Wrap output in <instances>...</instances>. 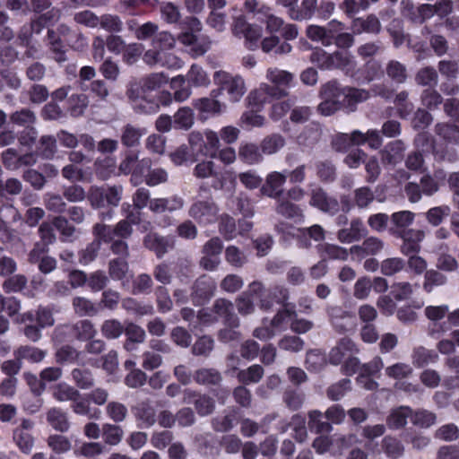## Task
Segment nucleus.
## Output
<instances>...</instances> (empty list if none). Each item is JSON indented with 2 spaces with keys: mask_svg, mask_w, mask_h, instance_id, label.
Instances as JSON below:
<instances>
[{
  "mask_svg": "<svg viewBox=\"0 0 459 459\" xmlns=\"http://www.w3.org/2000/svg\"><path fill=\"white\" fill-rule=\"evenodd\" d=\"M143 246L155 253L158 258H162L165 254L174 247V239L170 236H161L156 232H149L143 237Z\"/></svg>",
  "mask_w": 459,
  "mask_h": 459,
  "instance_id": "nucleus-16",
  "label": "nucleus"
},
{
  "mask_svg": "<svg viewBox=\"0 0 459 459\" xmlns=\"http://www.w3.org/2000/svg\"><path fill=\"white\" fill-rule=\"evenodd\" d=\"M169 82L168 75L163 73H152L142 79L141 85L144 91H155Z\"/></svg>",
  "mask_w": 459,
  "mask_h": 459,
  "instance_id": "nucleus-53",
  "label": "nucleus"
},
{
  "mask_svg": "<svg viewBox=\"0 0 459 459\" xmlns=\"http://www.w3.org/2000/svg\"><path fill=\"white\" fill-rule=\"evenodd\" d=\"M212 311L223 322L225 326H239V319L234 311V305L226 299H218L214 301Z\"/></svg>",
  "mask_w": 459,
  "mask_h": 459,
  "instance_id": "nucleus-20",
  "label": "nucleus"
},
{
  "mask_svg": "<svg viewBox=\"0 0 459 459\" xmlns=\"http://www.w3.org/2000/svg\"><path fill=\"white\" fill-rule=\"evenodd\" d=\"M384 247V242L377 237L367 238L361 246H353L351 247V254L358 255H377Z\"/></svg>",
  "mask_w": 459,
  "mask_h": 459,
  "instance_id": "nucleus-33",
  "label": "nucleus"
},
{
  "mask_svg": "<svg viewBox=\"0 0 459 459\" xmlns=\"http://www.w3.org/2000/svg\"><path fill=\"white\" fill-rule=\"evenodd\" d=\"M121 198L120 186H91L88 194V200L93 208L117 206Z\"/></svg>",
  "mask_w": 459,
  "mask_h": 459,
  "instance_id": "nucleus-5",
  "label": "nucleus"
},
{
  "mask_svg": "<svg viewBox=\"0 0 459 459\" xmlns=\"http://www.w3.org/2000/svg\"><path fill=\"white\" fill-rule=\"evenodd\" d=\"M315 169L317 178L323 183H333L335 181L337 174L334 164L328 160H317L315 162Z\"/></svg>",
  "mask_w": 459,
  "mask_h": 459,
  "instance_id": "nucleus-37",
  "label": "nucleus"
},
{
  "mask_svg": "<svg viewBox=\"0 0 459 459\" xmlns=\"http://www.w3.org/2000/svg\"><path fill=\"white\" fill-rule=\"evenodd\" d=\"M196 383L205 385H218L221 384L222 377L221 373L214 368H200L194 375Z\"/></svg>",
  "mask_w": 459,
  "mask_h": 459,
  "instance_id": "nucleus-40",
  "label": "nucleus"
},
{
  "mask_svg": "<svg viewBox=\"0 0 459 459\" xmlns=\"http://www.w3.org/2000/svg\"><path fill=\"white\" fill-rule=\"evenodd\" d=\"M308 429L316 434L325 435L333 431V426L325 419L323 412L318 410H312L308 412Z\"/></svg>",
  "mask_w": 459,
  "mask_h": 459,
  "instance_id": "nucleus-26",
  "label": "nucleus"
},
{
  "mask_svg": "<svg viewBox=\"0 0 459 459\" xmlns=\"http://www.w3.org/2000/svg\"><path fill=\"white\" fill-rule=\"evenodd\" d=\"M415 143L423 152L431 153L437 161L454 162L457 160L454 148L444 142H436L428 133H420L415 138Z\"/></svg>",
  "mask_w": 459,
  "mask_h": 459,
  "instance_id": "nucleus-4",
  "label": "nucleus"
},
{
  "mask_svg": "<svg viewBox=\"0 0 459 459\" xmlns=\"http://www.w3.org/2000/svg\"><path fill=\"white\" fill-rule=\"evenodd\" d=\"M351 30L354 34L369 33L377 34L381 30V23L378 18L374 14H369L366 18L359 17L352 21Z\"/></svg>",
  "mask_w": 459,
  "mask_h": 459,
  "instance_id": "nucleus-25",
  "label": "nucleus"
},
{
  "mask_svg": "<svg viewBox=\"0 0 459 459\" xmlns=\"http://www.w3.org/2000/svg\"><path fill=\"white\" fill-rule=\"evenodd\" d=\"M261 290L258 294V307L263 311L270 310L273 304L279 305H289L287 300L289 299V291L286 288L275 285L265 289L263 283L260 281Z\"/></svg>",
  "mask_w": 459,
  "mask_h": 459,
  "instance_id": "nucleus-9",
  "label": "nucleus"
},
{
  "mask_svg": "<svg viewBox=\"0 0 459 459\" xmlns=\"http://www.w3.org/2000/svg\"><path fill=\"white\" fill-rule=\"evenodd\" d=\"M349 107H352L368 99L369 93L363 89L346 87L341 89V96Z\"/></svg>",
  "mask_w": 459,
  "mask_h": 459,
  "instance_id": "nucleus-54",
  "label": "nucleus"
},
{
  "mask_svg": "<svg viewBox=\"0 0 459 459\" xmlns=\"http://www.w3.org/2000/svg\"><path fill=\"white\" fill-rule=\"evenodd\" d=\"M437 420V416L435 413L425 410V409H419L416 411H413L411 409V421L413 425L427 429L435 424Z\"/></svg>",
  "mask_w": 459,
  "mask_h": 459,
  "instance_id": "nucleus-49",
  "label": "nucleus"
},
{
  "mask_svg": "<svg viewBox=\"0 0 459 459\" xmlns=\"http://www.w3.org/2000/svg\"><path fill=\"white\" fill-rule=\"evenodd\" d=\"M331 69H341L348 74L356 68V61L349 52L336 51L331 54Z\"/></svg>",
  "mask_w": 459,
  "mask_h": 459,
  "instance_id": "nucleus-35",
  "label": "nucleus"
},
{
  "mask_svg": "<svg viewBox=\"0 0 459 459\" xmlns=\"http://www.w3.org/2000/svg\"><path fill=\"white\" fill-rule=\"evenodd\" d=\"M176 44V39L168 31L158 32L152 39V48L143 56V62L150 66H162L170 69L182 67V61L170 53Z\"/></svg>",
  "mask_w": 459,
  "mask_h": 459,
  "instance_id": "nucleus-1",
  "label": "nucleus"
},
{
  "mask_svg": "<svg viewBox=\"0 0 459 459\" xmlns=\"http://www.w3.org/2000/svg\"><path fill=\"white\" fill-rule=\"evenodd\" d=\"M358 349L354 342L348 338H342L329 353V362L332 365H339L345 360L350 355L357 352Z\"/></svg>",
  "mask_w": 459,
  "mask_h": 459,
  "instance_id": "nucleus-22",
  "label": "nucleus"
},
{
  "mask_svg": "<svg viewBox=\"0 0 459 459\" xmlns=\"http://www.w3.org/2000/svg\"><path fill=\"white\" fill-rule=\"evenodd\" d=\"M214 340L209 335L199 337L193 344L191 351L195 356L207 357L213 350Z\"/></svg>",
  "mask_w": 459,
  "mask_h": 459,
  "instance_id": "nucleus-62",
  "label": "nucleus"
},
{
  "mask_svg": "<svg viewBox=\"0 0 459 459\" xmlns=\"http://www.w3.org/2000/svg\"><path fill=\"white\" fill-rule=\"evenodd\" d=\"M53 397L58 402H67L81 398L80 392L66 383H59L53 391Z\"/></svg>",
  "mask_w": 459,
  "mask_h": 459,
  "instance_id": "nucleus-51",
  "label": "nucleus"
},
{
  "mask_svg": "<svg viewBox=\"0 0 459 459\" xmlns=\"http://www.w3.org/2000/svg\"><path fill=\"white\" fill-rule=\"evenodd\" d=\"M128 263L125 257H117L108 262V273L115 281L123 280L128 272Z\"/></svg>",
  "mask_w": 459,
  "mask_h": 459,
  "instance_id": "nucleus-52",
  "label": "nucleus"
},
{
  "mask_svg": "<svg viewBox=\"0 0 459 459\" xmlns=\"http://www.w3.org/2000/svg\"><path fill=\"white\" fill-rule=\"evenodd\" d=\"M70 333L76 340L88 342L94 338L97 331L91 320L82 319L71 325Z\"/></svg>",
  "mask_w": 459,
  "mask_h": 459,
  "instance_id": "nucleus-30",
  "label": "nucleus"
},
{
  "mask_svg": "<svg viewBox=\"0 0 459 459\" xmlns=\"http://www.w3.org/2000/svg\"><path fill=\"white\" fill-rule=\"evenodd\" d=\"M186 23L188 30L178 35V41L187 48V51L193 56L204 55L211 48V41L205 36H197L195 33L200 32L203 25L200 20L195 16L187 17Z\"/></svg>",
  "mask_w": 459,
  "mask_h": 459,
  "instance_id": "nucleus-2",
  "label": "nucleus"
},
{
  "mask_svg": "<svg viewBox=\"0 0 459 459\" xmlns=\"http://www.w3.org/2000/svg\"><path fill=\"white\" fill-rule=\"evenodd\" d=\"M218 208L212 199L195 201L188 214L201 225H209L216 221Z\"/></svg>",
  "mask_w": 459,
  "mask_h": 459,
  "instance_id": "nucleus-10",
  "label": "nucleus"
},
{
  "mask_svg": "<svg viewBox=\"0 0 459 459\" xmlns=\"http://www.w3.org/2000/svg\"><path fill=\"white\" fill-rule=\"evenodd\" d=\"M330 322L336 332L344 333L351 332L357 325V317L353 312L344 310L339 306L327 308Z\"/></svg>",
  "mask_w": 459,
  "mask_h": 459,
  "instance_id": "nucleus-11",
  "label": "nucleus"
},
{
  "mask_svg": "<svg viewBox=\"0 0 459 459\" xmlns=\"http://www.w3.org/2000/svg\"><path fill=\"white\" fill-rule=\"evenodd\" d=\"M72 377L76 385L81 389H89L93 386L94 379L90 369L76 368L72 370Z\"/></svg>",
  "mask_w": 459,
  "mask_h": 459,
  "instance_id": "nucleus-56",
  "label": "nucleus"
},
{
  "mask_svg": "<svg viewBox=\"0 0 459 459\" xmlns=\"http://www.w3.org/2000/svg\"><path fill=\"white\" fill-rule=\"evenodd\" d=\"M368 143L372 149H378L382 144V137L377 130H368L366 134L359 130H354L351 134H340L332 142L333 148L339 152H348L352 145H359Z\"/></svg>",
  "mask_w": 459,
  "mask_h": 459,
  "instance_id": "nucleus-3",
  "label": "nucleus"
},
{
  "mask_svg": "<svg viewBox=\"0 0 459 459\" xmlns=\"http://www.w3.org/2000/svg\"><path fill=\"white\" fill-rule=\"evenodd\" d=\"M186 78L187 82L194 86H206L210 82L204 70L197 65L190 67Z\"/></svg>",
  "mask_w": 459,
  "mask_h": 459,
  "instance_id": "nucleus-63",
  "label": "nucleus"
},
{
  "mask_svg": "<svg viewBox=\"0 0 459 459\" xmlns=\"http://www.w3.org/2000/svg\"><path fill=\"white\" fill-rule=\"evenodd\" d=\"M261 290L260 281H252L247 289L236 299V307L239 314L247 316L255 311V302H258V294Z\"/></svg>",
  "mask_w": 459,
  "mask_h": 459,
  "instance_id": "nucleus-15",
  "label": "nucleus"
},
{
  "mask_svg": "<svg viewBox=\"0 0 459 459\" xmlns=\"http://www.w3.org/2000/svg\"><path fill=\"white\" fill-rule=\"evenodd\" d=\"M255 13L260 15L258 19L265 22L266 29L270 32L280 31L284 25V21L281 18L271 13L270 7L266 5H261L257 7Z\"/></svg>",
  "mask_w": 459,
  "mask_h": 459,
  "instance_id": "nucleus-34",
  "label": "nucleus"
},
{
  "mask_svg": "<svg viewBox=\"0 0 459 459\" xmlns=\"http://www.w3.org/2000/svg\"><path fill=\"white\" fill-rule=\"evenodd\" d=\"M56 152V139L52 135H43L39 140L38 154L43 159L50 160Z\"/></svg>",
  "mask_w": 459,
  "mask_h": 459,
  "instance_id": "nucleus-61",
  "label": "nucleus"
},
{
  "mask_svg": "<svg viewBox=\"0 0 459 459\" xmlns=\"http://www.w3.org/2000/svg\"><path fill=\"white\" fill-rule=\"evenodd\" d=\"M276 211L279 214L293 220L295 222L300 221L303 217L300 208L289 201L279 202Z\"/></svg>",
  "mask_w": 459,
  "mask_h": 459,
  "instance_id": "nucleus-58",
  "label": "nucleus"
},
{
  "mask_svg": "<svg viewBox=\"0 0 459 459\" xmlns=\"http://www.w3.org/2000/svg\"><path fill=\"white\" fill-rule=\"evenodd\" d=\"M295 307L285 305L283 307L277 312L271 321V325L278 330L285 329L287 325L291 322L293 317L297 316Z\"/></svg>",
  "mask_w": 459,
  "mask_h": 459,
  "instance_id": "nucleus-45",
  "label": "nucleus"
},
{
  "mask_svg": "<svg viewBox=\"0 0 459 459\" xmlns=\"http://www.w3.org/2000/svg\"><path fill=\"white\" fill-rule=\"evenodd\" d=\"M437 353L433 350H428L422 346L414 350L412 354V362L418 368H423L430 363L437 361Z\"/></svg>",
  "mask_w": 459,
  "mask_h": 459,
  "instance_id": "nucleus-48",
  "label": "nucleus"
},
{
  "mask_svg": "<svg viewBox=\"0 0 459 459\" xmlns=\"http://www.w3.org/2000/svg\"><path fill=\"white\" fill-rule=\"evenodd\" d=\"M73 306L75 313L80 316H94L100 310L98 305L83 297L74 298Z\"/></svg>",
  "mask_w": 459,
  "mask_h": 459,
  "instance_id": "nucleus-44",
  "label": "nucleus"
},
{
  "mask_svg": "<svg viewBox=\"0 0 459 459\" xmlns=\"http://www.w3.org/2000/svg\"><path fill=\"white\" fill-rule=\"evenodd\" d=\"M94 235V241H99L100 247L102 243L108 244L112 243L116 237V232L113 227L103 223H96L92 230Z\"/></svg>",
  "mask_w": 459,
  "mask_h": 459,
  "instance_id": "nucleus-57",
  "label": "nucleus"
},
{
  "mask_svg": "<svg viewBox=\"0 0 459 459\" xmlns=\"http://www.w3.org/2000/svg\"><path fill=\"white\" fill-rule=\"evenodd\" d=\"M173 102L172 96L169 92H162L157 101L149 100L145 98H141L134 100V106L136 112H143L146 114L157 113L160 111V107H167Z\"/></svg>",
  "mask_w": 459,
  "mask_h": 459,
  "instance_id": "nucleus-23",
  "label": "nucleus"
},
{
  "mask_svg": "<svg viewBox=\"0 0 459 459\" xmlns=\"http://www.w3.org/2000/svg\"><path fill=\"white\" fill-rule=\"evenodd\" d=\"M306 33L309 39L320 42L325 47L333 43L334 36L330 34L329 30H326L325 27L311 24L307 28Z\"/></svg>",
  "mask_w": 459,
  "mask_h": 459,
  "instance_id": "nucleus-38",
  "label": "nucleus"
},
{
  "mask_svg": "<svg viewBox=\"0 0 459 459\" xmlns=\"http://www.w3.org/2000/svg\"><path fill=\"white\" fill-rule=\"evenodd\" d=\"M317 6V0H302L299 9L290 10V16L296 21L307 20L313 17Z\"/></svg>",
  "mask_w": 459,
  "mask_h": 459,
  "instance_id": "nucleus-41",
  "label": "nucleus"
},
{
  "mask_svg": "<svg viewBox=\"0 0 459 459\" xmlns=\"http://www.w3.org/2000/svg\"><path fill=\"white\" fill-rule=\"evenodd\" d=\"M415 214L411 211H400L394 212L390 221L394 228H390V232L402 231L403 230H409L408 227L412 224Z\"/></svg>",
  "mask_w": 459,
  "mask_h": 459,
  "instance_id": "nucleus-43",
  "label": "nucleus"
},
{
  "mask_svg": "<svg viewBox=\"0 0 459 459\" xmlns=\"http://www.w3.org/2000/svg\"><path fill=\"white\" fill-rule=\"evenodd\" d=\"M99 25L108 32L118 33L123 30V22L117 15L103 14L99 18Z\"/></svg>",
  "mask_w": 459,
  "mask_h": 459,
  "instance_id": "nucleus-64",
  "label": "nucleus"
},
{
  "mask_svg": "<svg viewBox=\"0 0 459 459\" xmlns=\"http://www.w3.org/2000/svg\"><path fill=\"white\" fill-rule=\"evenodd\" d=\"M214 81L221 91L229 94L230 100L233 102H238L246 92L245 82L240 75L218 71L214 74Z\"/></svg>",
  "mask_w": 459,
  "mask_h": 459,
  "instance_id": "nucleus-6",
  "label": "nucleus"
},
{
  "mask_svg": "<svg viewBox=\"0 0 459 459\" xmlns=\"http://www.w3.org/2000/svg\"><path fill=\"white\" fill-rule=\"evenodd\" d=\"M218 94L212 91V97L201 98L194 101L195 109L200 113H221L225 107L218 99Z\"/></svg>",
  "mask_w": 459,
  "mask_h": 459,
  "instance_id": "nucleus-31",
  "label": "nucleus"
},
{
  "mask_svg": "<svg viewBox=\"0 0 459 459\" xmlns=\"http://www.w3.org/2000/svg\"><path fill=\"white\" fill-rule=\"evenodd\" d=\"M48 423L56 431L67 432L70 429V422L67 413L59 407H53L47 412Z\"/></svg>",
  "mask_w": 459,
  "mask_h": 459,
  "instance_id": "nucleus-29",
  "label": "nucleus"
},
{
  "mask_svg": "<svg viewBox=\"0 0 459 459\" xmlns=\"http://www.w3.org/2000/svg\"><path fill=\"white\" fill-rule=\"evenodd\" d=\"M214 290L215 283L210 276H200L192 286L190 294L192 303L196 307L204 306L213 296Z\"/></svg>",
  "mask_w": 459,
  "mask_h": 459,
  "instance_id": "nucleus-13",
  "label": "nucleus"
},
{
  "mask_svg": "<svg viewBox=\"0 0 459 459\" xmlns=\"http://www.w3.org/2000/svg\"><path fill=\"white\" fill-rule=\"evenodd\" d=\"M262 28L258 25L250 24L243 17L235 20L233 33L236 36L245 38V45L248 49L254 50L258 47V41L262 37Z\"/></svg>",
  "mask_w": 459,
  "mask_h": 459,
  "instance_id": "nucleus-12",
  "label": "nucleus"
},
{
  "mask_svg": "<svg viewBox=\"0 0 459 459\" xmlns=\"http://www.w3.org/2000/svg\"><path fill=\"white\" fill-rule=\"evenodd\" d=\"M184 201L178 195L168 198H155L150 201V210L156 213L174 212L183 207Z\"/></svg>",
  "mask_w": 459,
  "mask_h": 459,
  "instance_id": "nucleus-27",
  "label": "nucleus"
},
{
  "mask_svg": "<svg viewBox=\"0 0 459 459\" xmlns=\"http://www.w3.org/2000/svg\"><path fill=\"white\" fill-rule=\"evenodd\" d=\"M16 127H22V130L16 129L17 138L22 145L30 146L35 143L38 132L30 125L34 123L36 117H0V126L6 123V118Z\"/></svg>",
  "mask_w": 459,
  "mask_h": 459,
  "instance_id": "nucleus-8",
  "label": "nucleus"
},
{
  "mask_svg": "<svg viewBox=\"0 0 459 459\" xmlns=\"http://www.w3.org/2000/svg\"><path fill=\"white\" fill-rule=\"evenodd\" d=\"M184 402L188 404L193 403L201 417L212 414L215 409V403L212 397L191 390H186Z\"/></svg>",
  "mask_w": 459,
  "mask_h": 459,
  "instance_id": "nucleus-19",
  "label": "nucleus"
},
{
  "mask_svg": "<svg viewBox=\"0 0 459 459\" xmlns=\"http://www.w3.org/2000/svg\"><path fill=\"white\" fill-rule=\"evenodd\" d=\"M382 449L387 457L397 459L403 455L404 447L402 442L392 436H385L382 440Z\"/></svg>",
  "mask_w": 459,
  "mask_h": 459,
  "instance_id": "nucleus-47",
  "label": "nucleus"
},
{
  "mask_svg": "<svg viewBox=\"0 0 459 459\" xmlns=\"http://www.w3.org/2000/svg\"><path fill=\"white\" fill-rule=\"evenodd\" d=\"M266 78L273 82L275 86H272L276 89V96H281L285 94L284 91L281 87H288L293 80V75L284 70L278 68H269L267 70Z\"/></svg>",
  "mask_w": 459,
  "mask_h": 459,
  "instance_id": "nucleus-28",
  "label": "nucleus"
},
{
  "mask_svg": "<svg viewBox=\"0 0 459 459\" xmlns=\"http://www.w3.org/2000/svg\"><path fill=\"white\" fill-rule=\"evenodd\" d=\"M422 115H429V112L434 111L441 103V95L431 89L425 90L421 95Z\"/></svg>",
  "mask_w": 459,
  "mask_h": 459,
  "instance_id": "nucleus-50",
  "label": "nucleus"
},
{
  "mask_svg": "<svg viewBox=\"0 0 459 459\" xmlns=\"http://www.w3.org/2000/svg\"><path fill=\"white\" fill-rule=\"evenodd\" d=\"M39 246V244H36L35 248L30 251L29 255V261L31 264L37 263L39 272L44 274H48L56 268L57 262L54 257L49 255H43L39 257L37 250Z\"/></svg>",
  "mask_w": 459,
  "mask_h": 459,
  "instance_id": "nucleus-36",
  "label": "nucleus"
},
{
  "mask_svg": "<svg viewBox=\"0 0 459 459\" xmlns=\"http://www.w3.org/2000/svg\"><path fill=\"white\" fill-rule=\"evenodd\" d=\"M320 94L324 100L318 106L321 115H332L341 110L339 101L341 88L337 81H330L321 87Z\"/></svg>",
  "mask_w": 459,
  "mask_h": 459,
  "instance_id": "nucleus-7",
  "label": "nucleus"
},
{
  "mask_svg": "<svg viewBox=\"0 0 459 459\" xmlns=\"http://www.w3.org/2000/svg\"><path fill=\"white\" fill-rule=\"evenodd\" d=\"M139 429H149L157 421L156 410L150 401H143L132 407Z\"/></svg>",
  "mask_w": 459,
  "mask_h": 459,
  "instance_id": "nucleus-18",
  "label": "nucleus"
},
{
  "mask_svg": "<svg viewBox=\"0 0 459 459\" xmlns=\"http://www.w3.org/2000/svg\"><path fill=\"white\" fill-rule=\"evenodd\" d=\"M238 155L239 158L247 164L258 163L263 159L259 147L254 143H246L241 145Z\"/></svg>",
  "mask_w": 459,
  "mask_h": 459,
  "instance_id": "nucleus-55",
  "label": "nucleus"
},
{
  "mask_svg": "<svg viewBox=\"0 0 459 459\" xmlns=\"http://www.w3.org/2000/svg\"><path fill=\"white\" fill-rule=\"evenodd\" d=\"M456 120L452 123L437 124L436 132L444 140L453 143H459V117H455Z\"/></svg>",
  "mask_w": 459,
  "mask_h": 459,
  "instance_id": "nucleus-39",
  "label": "nucleus"
},
{
  "mask_svg": "<svg viewBox=\"0 0 459 459\" xmlns=\"http://www.w3.org/2000/svg\"><path fill=\"white\" fill-rule=\"evenodd\" d=\"M59 18V10L51 8L48 12L39 15L37 19L33 20L30 23V28L33 33L39 34L43 28L48 27L56 22Z\"/></svg>",
  "mask_w": 459,
  "mask_h": 459,
  "instance_id": "nucleus-42",
  "label": "nucleus"
},
{
  "mask_svg": "<svg viewBox=\"0 0 459 459\" xmlns=\"http://www.w3.org/2000/svg\"><path fill=\"white\" fill-rule=\"evenodd\" d=\"M286 181V176L281 172H272L267 175L265 182L260 187L262 195L279 199L283 193L282 186Z\"/></svg>",
  "mask_w": 459,
  "mask_h": 459,
  "instance_id": "nucleus-21",
  "label": "nucleus"
},
{
  "mask_svg": "<svg viewBox=\"0 0 459 459\" xmlns=\"http://www.w3.org/2000/svg\"><path fill=\"white\" fill-rule=\"evenodd\" d=\"M451 209L447 205L435 206L428 210L425 213L428 222L437 227L440 225L444 219L450 215Z\"/></svg>",
  "mask_w": 459,
  "mask_h": 459,
  "instance_id": "nucleus-60",
  "label": "nucleus"
},
{
  "mask_svg": "<svg viewBox=\"0 0 459 459\" xmlns=\"http://www.w3.org/2000/svg\"><path fill=\"white\" fill-rule=\"evenodd\" d=\"M411 408L409 406H398L392 409L385 419L386 426L391 430H398L403 429L408 420H411Z\"/></svg>",
  "mask_w": 459,
  "mask_h": 459,
  "instance_id": "nucleus-24",
  "label": "nucleus"
},
{
  "mask_svg": "<svg viewBox=\"0 0 459 459\" xmlns=\"http://www.w3.org/2000/svg\"><path fill=\"white\" fill-rule=\"evenodd\" d=\"M404 150V144L400 140L389 143L381 152L383 162L394 165L400 162L403 158Z\"/></svg>",
  "mask_w": 459,
  "mask_h": 459,
  "instance_id": "nucleus-32",
  "label": "nucleus"
},
{
  "mask_svg": "<svg viewBox=\"0 0 459 459\" xmlns=\"http://www.w3.org/2000/svg\"><path fill=\"white\" fill-rule=\"evenodd\" d=\"M309 204L330 215H334L340 211V204L337 198L329 195L325 190L319 186L312 189Z\"/></svg>",
  "mask_w": 459,
  "mask_h": 459,
  "instance_id": "nucleus-14",
  "label": "nucleus"
},
{
  "mask_svg": "<svg viewBox=\"0 0 459 459\" xmlns=\"http://www.w3.org/2000/svg\"><path fill=\"white\" fill-rule=\"evenodd\" d=\"M276 89L267 83H262L257 90L252 91L247 97V104L251 113L262 111L269 97H275Z\"/></svg>",
  "mask_w": 459,
  "mask_h": 459,
  "instance_id": "nucleus-17",
  "label": "nucleus"
},
{
  "mask_svg": "<svg viewBox=\"0 0 459 459\" xmlns=\"http://www.w3.org/2000/svg\"><path fill=\"white\" fill-rule=\"evenodd\" d=\"M236 412L234 411L226 415L217 416L212 420V427L216 432H229L235 425Z\"/></svg>",
  "mask_w": 459,
  "mask_h": 459,
  "instance_id": "nucleus-59",
  "label": "nucleus"
},
{
  "mask_svg": "<svg viewBox=\"0 0 459 459\" xmlns=\"http://www.w3.org/2000/svg\"><path fill=\"white\" fill-rule=\"evenodd\" d=\"M264 376V368L258 364H255L247 369L238 370L237 373L238 380L243 385L258 383Z\"/></svg>",
  "mask_w": 459,
  "mask_h": 459,
  "instance_id": "nucleus-46",
  "label": "nucleus"
}]
</instances>
